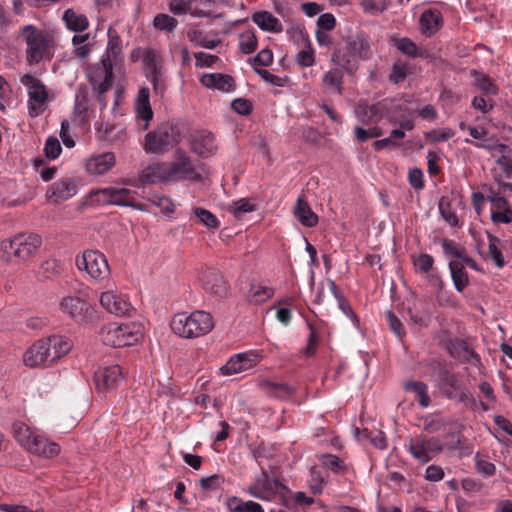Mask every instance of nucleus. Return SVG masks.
I'll return each instance as SVG.
<instances>
[{
	"mask_svg": "<svg viewBox=\"0 0 512 512\" xmlns=\"http://www.w3.org/2000/svg\"><path fill=\"white\" fill-rule=\"evenodd\" d=\"M19 38L25 43L26 61L29 65H36L41 61L50 60L55 45L52 32L28 24L20 28Z\"/></svg>",
	"mask_w": 512,
	"mask_h": 512,
	"instance_id": "f257e3e1",
	"label": "nucleus"
},
{
	"mask_svg": "<svg viewBox=\"0 0 512 512\" xmlns=\"http://www.w3.org/2000/svg\"><path fill=\"white\" fill-rule=\"evenodd\" d=\"M170 326L176 335L190 339L209 333L214 327V321L210 313L196 310L191 314L174 315Z\"/></svg>",
	"mask_w": 512,
	"mask_h": 512,
	"instance_id": "f03ea898",
	"label": "nucleus"
},
{
	"mask_svg": "<svg viewBox=\"0 0 512 512\" xmlns=\"http://www.w3.org/2000/svg\"><path fill=\"white\" fill-rule=\"evenodd\" d=\"M13 435L16 441L30 453L52 458L59 454L60 446L43 435L36 434L23 422L13 424Z\"/></svg>",
	"mask_w": 512,
	"mask_h": 512,
	"instance_id": "7ed1b4c3",
	"label": "nucleus"
},
{
	"mask_svg": "<svg viewBox=\"0 0 512 512\" xmlns=\"http://www.w3.org/2000/svg\"><path fill=\"white\" fill-rule=\"evenodd\" d=\"M100 336L102 342L107 346H131L143 337V328L136 322H112L102 327Z\"/></svg>",
	"mask_w": 512,
	"mask_h": 512,
	"instance_id": "20e7f679",
	"label": "nucleus"
},
{
	"mask_svg": "<svg viewBox=\"0 0 512 512\" xmlns=\"http://www.w3.org/2000/svg\"><path fill=\"white\" fill-rule=\"evenodd\" d=\"M370 46L369 37L364 33H357L346 39L345 51H338L334 58L348 73H353L358 67L359 60L368 56Z\"/></svg>",
	"mask_w": 512,
	"mask_h": 512,
	"instance_id": "39448f33",
	"label": "nucleus"
},
{
	"mask_svg": "<svg viewBox=\"0 0 512 512\" xmlns=\"http://www.w3.org/2000/svg\"><path fill=\"white\" fill-rule=\"evenodd\" d=\"M27 88V108L30 117L40 116L47 109L48 103L53 100L46 85L33 75L25 74L20 79Z\"/></svg>",
	"mask_w": 512,
	"mask_h": 512,
	"instance_id": "423d86ee",
	"label": "nucleus"
},
{
	"mask_svg": "<svg viewBox=\"0 0 512 512\" xmlns=\"http://www.w3.org/2000/svg\"><path fill=\"white\" fill-rule=\"evenodd\" d=\"M136 192L128 188L119 187H106L98 190H93L88 194L91 202L102 205L112 204L118 206L132 207L138 210L144 208L136 203Z\"/></svg>",
	"mask_w": 512,
	"mask_h": 512,
	"instance_id": "0eeeda50",
	"label": "nucleus"
},
{
	"mask_svg": "<svg viewBox=\"0 0 512 512\" xmlns=\"http://www.w3.org/2000/svg\"><path fill=\"white\" fill-rule=\"evenodd\" d=\"M438 388L447 399L476 404L475 399L471 396L469 389L461 378L447 369L439 372Z\"/></svg>",
	"mask_w": 512,
	"mask_h": 512,
	"instance_id": "6e6552de",
	"label": "nucleus"
},
{
	"mask_svg": "<svg viewBox=\"0 0 512 512\" xmlns=\"http://www.w3.org/2000/svg\"><path fill=\"white\" fill-rule=\"evenodd\" d=\"M285 491L286 487L278 479L270 476L263 467L261 473L246 488L250 496L263 501H270L275 495H283Z\"/></svg>",
	"mask_w": 512,
	"mask_h": 512,
	"instance_id": "1a4fd4ad",
	"label": "nucleus"
},
{
	"mask_svg": "<svg viewBox=\"0 0 512 512\" xmlns=\"http://www.w3.org/2000/svg\"><path fill=\"white\" fill-rule=\"evenodd\" d=\"M42 244V239L37 234H19L12 239L1 243V248L5 252L11 251L20 259H27L33 256Z\"/></svg>",
	"mask_w": 512,
	"mask_h": 512,
	"instance_id": "9d476101",
	"label": "nucleus"
},
{
	"mask_svg": "<svg viewBox=\"0 0 512 512\" xmlns=\"http://www.w3.org/2000/svg\"><path fill=\"white\" fill-rule=\"evenodd\" d=\"M77 266L80 270L84 269L95 280H103L110 275L108 261L99 251H85L82 257L77 259Z\"/></svg>",
	"mask_w": 512,
	"mask_h": 512,
	"instance_id": "9b49d317",
	"label": "nucleus"
},
{
	"mask_svg": "<svg viewBox=\"0 0 512 512\" xmlns=\"http://www.w3.org/2000/svg\"><path fill=\"white\" fill-rule=\"evenodd\" d=\"M168 171L171 182L184 179L197 180L200 178L196 163L181 150L176 151L172 162H168Z\"/></svg>",
	"mask_w": 512,
	"mask_h": 512,
	"instance_id": "f8f14e48",
	"label": "nucleus"
},
{
	"mask_svg": "<svg viewBox=\"0 0 512 512\" xmlns=\"http://www.w3.org/2000/svg\"><path fill=\"white\" fill-rule=\"evenodd\" d=\"M113 64L109 62V59H101L100 62L96 63L89 71L88 78L93 86L100 95L104 94L112 84L113 77ZM99 101L105 106L102 96H99Z\"/></svg>",
	"mask_w": 512,
	"mask_h": 512,
	"instance_id": "ddd939ff",
	"label": "nucleus"
},
{
	"mask_svg": "<svg viewBox=\"0 0 512 512\" xmlns=\"http://www.w3.org/2000/svg\"><path fill=\"white\" fill-rule=\"evenodd\" d=\"M408 450L416 460L427 463L442 450V444L436 438L417 436L410 439Z\"/></svg>",
	"mask_w": 512,
	"mask_h": 512,
	"instance_id": "4468645a",
	"label": "nucleus"
},
{
	"mask_svg": "<svg viewBox=\"0 0 512 512\" xmlns=\"http://www.w3.org/2000/svg\"><path fill=\"white\" fill-rule=\"evenodd\" d=\"M260 360L261 356L257 352L239 353L232 356L225 365L220 367L219 372L226 376L242 373L255 367Z\"/></svg>",
	"mask_w": 512,
	"mask_h": 512,
	"instance_id": "2eb2a0df",
	"label": "nucleus"
},
{
	"mask_svg": "<svg viewBox=\"0 0 512 512\" xmlns=\"http://www.w3.org/2000/svg\"><path fill=\"white\" fill-rule=\"evenodd\" d=\"M77 191L78 181L73 177L65 176L49 186L46 198L53 203H58L72 198Z\"/></svg>",
	"mask_w": 512,
	"mask_h": 512,
	"instance_id": "dca6fc26",
	"label": "nucleus"
},
{
	"mask_svg": "<svg viewBox=\"0 0 512 512\" xmlns=\"http://www.w3.org/2000/svg\"><path fill=\"white\" fill-rule=\"evenodd\" d=\"M122 379V370L118 365L100 368L94 374L95 387L100 393L115 389Z\"/></svg>",
	"mask_w": 512,
	"mask_h": 512,
	"instance_id": "f3484780",
	"label": "nucleus"
},
{
	"mask_svg": "<svg viewBox=\"0 0 512 512\" xmlns=\"http://www.w3.org/2000/svg\"><path fill=\"white\" fill-rule=\"evenodd\" d=\"M100 303L109 313L117 316L128 315L132 310V305L126 297L115 290L103 292L100 296Z\"/></svg>",
	"mask_w": 512,
	"mask_h": 512,
	"instance_id": "a211bd4d",
	"label": "nucleus"
},
{
	"mask_svg": "<svg viewBox=\"0 0 512 512\" xmlns=\"http://www.w3.org/2000/svg\"><path fill=\"white\" fill-rule=\"evenodd\" d=\"M487 200L491 203V220L493 223L509 224L512 222V210L504 197L490 190Z\"/></svg>",
	"mask_w": 512,
	"mask_h": 512,
	"instance_id": "6ab92c4d",
	"label": "nucleus"
},
{
	"mask_svg": "<svg viewBox=\"0 0 512 512\" xmlns=\"http://www.w3.org/2000/svg\"><path fill=\"white\" fill-rule=\"evenodd\" d=\"M116 163L113 152H103L90 156L85 163V170L93 176L104 175L109 172Z\"/></svg>",
	"mask_w": 512,
	"mask_h": 512,
	"instance_id": "aec40b11",
	"label": "nucleus"
},
{
	"mask_svg": "<svg viewBox=\"0 0 512 512\" xmlns=\"http://www.w3.org/2000/svg\"><path fill=\"white\" fill-rule=\"evenodd\" d=\"M150 92L147 87H142L135 101V111L138 126L142 130H146L153 118V110L149 101Z\"/></svg>",
	"mask_w": 512,
	"mask_h": 512,
	"instance_id": "412c9836",
	"label": "nucleus"
},
{
	"mask_svg": "<svg viewBox=\"0 0 512 512\" xmlns=\"http://www.w3.org/2000/svg\"><path fill=\"white\" fill-rule=\"evenodd\" d=\"M60 311L77 321H82L86 313L91 309L90 304L86 301L82 300L79 297L75 296H66L64 297L60 304Z\"/></svg>",
	"mask_w": 512,
	"mask_h": 512,
	"instance_id": "4be33fe9",
	"label": "nucleus"
},
{
	"mask_svg": "<svg viewBox=\"0 0 512 512\" xmlns=\"http://www.w3.org/2000/svg\"><path fill=\"white\" fill-rule=\"evenodd\" d=\"M200 82L208 89H216L224 93L232 92L235 89V81L228 74L206 73L201 76Z\"/></svg>",
	"mask_w": 512,
	"mask_h": 512,
	"instance_id": "5701e85b",
	"label": "nucleus"
},
{
	"mask_svg": "<svg viewBox=\"0 0 512 512\" xmlns=\"http://www.w3.org/2000/svg\"><path fill=\"white\" fill-rule=\"evenodd\" d=\"M139 180L142 183L150 184L171 182L169 178L168 162H157L147 166L141 171Z\"/></svg>",
	"mask_w": 512,
	"mask_h": 512,
	"instance_id": "b1692460",
	"label": "nucleus"
},
{
	"mask_svg": "<svg viewBox=\"0 0 512 512\" xmlns=\"http://www.w3.org/2000/svg\"><path fill=\"white\" fill-rule=\"evenodd\" d=\"M170 145V135L166 129H157L145 136L144 149L148 153H163Z\"/></svg>",
	"mask_w": 512,
	"mask_h": 512,
	"instance_id": "393cba45",
	"label": "nucleus"
},
{
	"mask_svg": "<svg viewBox=\"0 0 512 512\" xmlns=\"http://www.w3.org/2000/svg\"><path fill=\"white\" fill-rule=\"evenodd\" d=\"M43 342L49 347L46 353L48 364L57 361L71 349V343L62 336L54 335L43 339Z\"/></svg>",
	"mask_w": 512,
	"mask_h": 512,
	"instance_id": "a878e982",
	"label": "nucleus"
},
{
	"mask_svg": "<svg viewBox=\"0 0 512 512\" xmlns=\"http://www.w3.org/2000/svg\"><path fill=\"white\" fill-rule=\"evenodd\" d=\"M44 344L43 339H40L25 352L23 361L26 366L33 368L48 364L46 353L49 347Z\"/></svg>",
	"mask_w": 512,
	"mask_h": 512,
	"instance_id": "bb28decb",
	"label": "nucleus"
},
{
	"mask_svg": "<svg viewBox=\"0 0 512 512\" xmlns=\"http://www.w3.org/2000/svg\"><path fill=\"white\" fill-rule=\"evenodd\" d=\"M419 24L422 34L432 36L441 28L443 18L438 10L428 9L421 14Z\"/></svg>",
	"mask_w": 512,
	"mask_h": 512,
	"instance_id": "cd10ccee",
	"label": "nucleus"
},
{
	"mask_svg": "<svg viewBox=\"0 0 512 512\" xmlns=\"http://www.w3.org/2000/svg\"><path fill=\"white\" fill-rule=\"evenodd\" d=\"M384 111L385 107L381 103L368 105L366 102H360L355 109V114L362 123L368 124L378 122Z\"/></svg>",
	"mask_w": 512,
	"mask_h": 512,
	"instance_id": "c85d7f7f",
	"label": "nucleus"
},
{
	"mask_svg": "<svg viewBox=\"0 0 512 512\" xmlns=\"http://www.w3.org/2000/svg\"><path fill=\"white\" fill-rule=\"evenodd\" d=\"M203 287L206 291L219 297L227 294V286L221 274L210 270L204 273L202 277Z\"/></svg>",
	"mask_w": 512,
	"mask_h": 512,
	"instance_id": "c756f323",
	"label": "nucleus"
},
{
	"mask_svg": "<svg viewBox=\"0 0 512 512\" xmlns=\"http://www.w3.org/2000/svg\"><path fill=\"white\" fill-rule=\"evenodd\" d=\"M252 21L263 31L280 33L283 30L280 20L268 11L255 12Z\"/></svg>",
	"mask_w": 512,
	"mask_h": 512,
	"instance_id": "7c9ffc66",
	"label": "nucleus"
},
{
	"mask_svg": "<svg viewBox=\"0 0 512 512\" xmlns=\"http://www.w3.org/2000/svg\"><path fill=\"white\" fill-rule=\"evenodd\" d=\"M294 216L305 227H314L318 223V216L312 211L309 204L298 198L294 207Z\"/></svg>",
	"mask_w": 512,
	"mask_h": 512,
	"instance_id": "2f4dec72",
	"label": "nucleus"
},
{
	"mask_svg": "<svg viewBox=\"0 0 512 512\" xmlns=\"http://www.w3.org/2000/svg\"><path fill=\"white\" fill-rule=\"evenodd\" d=\"M258 385L266 394L278 398L289 397L295 392V388L288 384L272 382L270 380H261Z\"/></svg>",
	"mask_w": 512,
	"mask_h": 512,
	"instance_id": "473e14b6",
	"label": "nucleus"
},
{
	"mask_svg": "<svg viewBox=\"0 0 512 512\" xmlns=\"http://www.w3.org/2000/svg\"><path fill=\"white\" fill-rule=\"evenodd\" d=\"M449 269L455 289L460 293L463 292V290L469 285V277L463 267V263L459 260L450 261Z\"/></svg>",
	"mask_w": 512,
	"mask_h": 512,
	"instance_id": "72a5a7b5",
	"label": "nucleus"
},
{
	"mask_svg": "<svg viewBox=\"0 0 512 512\" xmlns=\"http://www.w3.org/2000/svg\"><path fill=\"white\" fill-rule=\"evenodd\" d=\"M108 44L106 49V54L102 57V59H109L111 64L117 63L121 60L122 54V42L120 37L116 34V32L112 29L108 31Z\"/></svg>",
	"mask_w": 512,
	"mask_h": 512,
	"instance_id": "f704fd0d",
	"label": "nucleus"
},
{
	"mask_svg": "<svg viewBox=\"0 0 512 512\" xmlns=\"http://www.w3.org/2000/svg\"><path fill=\"white\" fill-rule=\"evenodd\" d=\"M63 20L69 30L82 32L89 26L87 17L76 13L73 9H67L63 14Z\"/></svg>",
	"mask_w": 512,
	"mask_h": 512,
	"instance_id": "c9c22d12",
	"label": "nucleus"
},
{
	"mask_svg": "<svg viewBox=\"0 0 512 512\" xmlns=\"http://www.w3.org/2000/svg\"><path fill=\"white\" fill-rule=\"evenodd\" d=\"M273 295V288L259 284H251L247 297L251 304L259 305L268 301Z\"/></svg>",
	"mask_w": 512,
	"mask_h": 512,
	"instance_id": "e433bc0d",
	"label": "nucleus"
},
{
	"mask_svg": "<svg viewBox=\"0 0 512 512\" xmlns=\"http://www.w3.org/2000/svg\"><path fill=\"white\" fill-rule=\"evenodd\" d=\"M215 149L214 138L210 133H204L194 139L192 150L200 156H208Z\"/></svg>",
	"mask_w": 512,
	"mask_h": 512,
	"instance_id": "4c0bfd02",
	"label": "nucleus"
},
{
	"mask_svg": "<svg viewBox=\"0 0 512 512\" xmlns=\"http://www.w3.org/2000/svg\"><path fill=\"white\" fill-rule=\"evenodd\" d=\"M407 391L414 392L419 398V405L422 408H427L430 405L431 399L428 395V386L421 381H407L404 385Z\"/></svg>",
	"mask_w": 512,
	"mask_h": 512,
	"instance_id": "58836bf2",
	"label": "nucleus"
},
{
	"mask_svg": "<svg viewBox=\"0 0 512 512\" xmlns=\"http://www.w3.org/2000/svg\"><path fill=\"white\" fill-rule=\"evenodd\" d=\"M88 93L85 90H79L75 96L74 115L79 123H84L87 118Z\"/></svg>",
	"mask_w": 512,
	"mask_h": 512,
	"instance_id": "ea45409f",
	"label": "nucleus"
},
{
	"mask_svg": "<svg viewBox=\"0 0 512 512\" xmlns=\"http://www.w3.org/2000/svg\"><path fill=\"white\" fill-rule=\"evenodd\" d=\"M322 85L329 92L341 94L343 90L342 75L337 71H328L323 75Z\"/></svg>",
	"mask_w": 512,
	"mask_h": 512,
	"instance_id": "a19ab883",
	"label": "nucleus"
},
{
	"mask_svg": "<svg viewBox=\"0 0 512 512\" xmlns=\"http://www.w3.org/2000/svg\"><path fill=\"white\" fill-rule=\"evenodd\" d=\"M438 209L442 216V218L451 226L457 227L459 225V220L455 212L452 210L450 200L443 196L440 198L438 203Z\"/></svg>",
	"mask_w": 512,
	"mask_h": 512,
	"instance_id": "79ce46f5",
	"label": "nucleus"
},
{
	"mask_svg": "<svg viewBox=\"0 0 512 512\" xmlns=\"http://www.w3.org/2000/svg\"><path fill=\"white\" fill-rule=\"evenodd\" d=\"M239 47L244 54H251L256 50L257 37L253 30H246L240 34Z\"/></svg>",
	"mask_w": 512,
	"mask_h": 512,
	"instance_id": "37998d69",
	"label": "nucleus"
},
{
	"mask_svg": "<svg viewBox=\"0 0 512 512\" xmlns=\"http://www.w3.org/2000/svg\"><path fill=\"white\" fill-rule=\"evenodd\" d=\"M327 286H328V289L330 290L331 294L334 296V298L336 299L337 303H338V307L339 309L347 316V317H352L353 316V311H352V308L350 307V305L348 304V302L346 301L345 297L338 291V288H337V285L336 283L331 280V279H328L327 280Z\"/></svg>",
	"mask_w": 512,
	"mask_h": 512,
	"instance_id": "c03bdc74",
	"label": "nucleus"
},
{
	"mask_svg": "<svg viewBox=\"0 0 512 512\" xmlns=\"http://www.w3.org/2000/svg\"><path fill=\"white\" fill-rule=\"evenodd\" d=\"M193 213L198 221L207 228L216 229L219 227V221L217 220L216 216L209 210L196 207L193 209Z\"/></svg>",
	"mask_w": 512,
	"mask_h": 512,
	"instance_id": "a18cd8bd",
	"label": "nucleus"
},
{
	"mask_svg": "<svg viewBox=\"0 0 512 512\" xmlns=\"http://www.w3.org/2000/svg\"><path fill=\"white\" fill-rule=\"evenodd\" d=\"M475 75V84L476 86L487 95H497L498 87L496 84L486 75L473 72Z\"/></svg>",
	"mask_w": 512,
	"mask_h": 512,
	"instance_id": "49530a36",
	"label": "nucleus"
},
{
	"mask_svg": "<svg viewBox=\"0 0 512 512\" xmlns=\"http://www.w3.org/2000/svg\"><path fill=\"white\" fill-rule=\"evenodd\" d=\"M442 248H443L445 257L449 259V262L453 261V260L461 261V258L464 257V253H465L464 249H462L453 240H448V239L443 240Z\"/></svg>",
	"mask_w": 512,
	"mask_h": 512,
	"instance_id": "de8ad7c7",
	"label": "nucleus"
},
{
	"mask_svg": "<svg viewBox=\"0 0 512 512\" xmlns=\"http://www.w3.org/2000/svg\"><path fill=\"white\" fill-rule=\"evenodd\" d=\"M143 63L147 73L157 72L162 69L160 56L152 49H146L143 52Z\"/></svg>",
	"mask_w": 512,
	"mask_h": 512,
	"instance_id": "09e8293b",
	"label": "nucleus"
},
{
	"mask_svg": "<svg viewBox=\"0 0 512 512\" xmlns=\"http://www.w3.org/2000/svg\"><path fill=\"white\" fill-rule=\"evenodd\" d=\"M153 24L159 30L171 32L176 28L178 21L168 14L161 13L155 16Z\"/></svg>",
	"mask_w": 512,
	"mask_h": 512,
	"instance_id": "8fccbe9b",
	"label": "nucleus"
},
{
	"mask_svg": "<svg viewBox=\"0 0 512 512\" xmlns=\"http://www.w3.org/2000/svg\"><path fill=\"white\" fill-rule=\"evenodd\" d=\"M230 509L232 512H264L262 506L257 502H243L236 499L230 503Z\"/></svg>",
	"mask_w": 512,
	"mask_h": 512,
	"instance_id": "3c124183",
	"label": "nucleus"
},
{
	"mask_svg": "<svg viewBox=\"0 0 512 512\" xmlns=\"http://www.w3.org/2000/svg\"><path fill=\"white\" fill-rule=\"evenodd\" d=\"M395 47L409 57H417L421 55L417 45L406 37L396 40Z\"/></svg>",
	"mask_w": 512,
	"mask_h": 512,
	"instance_id": "603ef678",
	"label": "nucleus"
},
{
	"mask_svg": "<svg viewBox=\"0 0 512 512\" xmlns=\"http://www.w3.org/2000/svg\"><path fill=\"white\" fill-rule=\"evenodd\" d=\"M498 243L499 240L496 237L489 235V256L498 268H502L505 265V261L500 249L498 248Z\"/></svg>",
	"mask_w": 512,
	"mask_h": 512,
	"instance_id": "864d4df0",
	"label": "nucleus"
},
{
	"mask_svg": "<svg viewBox=\"0 0 512 512\" xmlns=\"http://www.w3.org/2000/svg\"><path fill=\"white\" fill-rule=\"evenodd\" d=\"M253 210L254 205L245 198L233 202L228 208V211L236 218H241L245 213L252 212Z\"/></svg>",
	"mask_w": 512,
	"mask_h": 512,
	"instance_id": "5fc2aeb1",
	"label": "nucleus"
},
{
	"mask_svg": "<svg viewBox=\"0 0 512 512\" xmlns=\"http://www.w3.org/2000/svg\"><path fill=\"white\" fill-rule=\"evenodd\" d=\"M296 62L302 67H311L315 63L314 49L308 45L296 54Z\"/></svg>",
	"mask_w": 512,
	"mask_h": 512,
	"instance_id": "6e6d98bb",
	"label": "nucleus"
},
{
	"mask_svg": "<svg viewBox=\"0 0 512 512\" xmlns=\"http://www.w3.org/2000/svg\"><path fill=\"white\" fill-rule=\"evenodd\" d=\"M361 6L366 13L370 14L381 13L388 8L385 0H361Z\"/></svg>",
	"mask_w": 512,
	"mask_h": 512,
	"instance_id": "4d7b16f0",
	"label": "nucleus"
},
{
	"mask_svg": "<svg viewBox=\"0 0 512 512\" xmlns=\"http://www.w3.org/2000/svg\"><path fill=\"white\" fill-rule=\"evenodd\" d=\"M321 462L324 467L330 469L334 473H339L344 470L343 461L335 455L325 454L322 456Z\"/></svg>",
	"mask_w": 512,
	"mask_h": 512,
	"instance_id": "13d9d810",
	"label": "nucleus"
},
{
	"mask_svg": "<svg viewBox=\"0 0 512 512\" xmlns=\"http://www.w3.org/2000/svg\"><path fill=\"white\" fill-rule=\"evenodd\" d=\"M469 134L470 136L476 140L472 141L469 138L464 139L465 143H470L475 146V143H484L488 141V131L484 127H474L469 128Z\"/></svg>",
	"mask_w": 512,
	"mask_h": 512,
	"instance_id": "bf43d9fd",
	"label": "nucleus"
},
{
	"mask_svg": "<svg viewBox=\"0 0 512 512\" xmlns=\"http://www.w3.org/2000/svg\"><path fill=\"white\" fill-rule=\"evenodd\" d=\"M44 151L48 158L56 159L62 151L59 140L55 137H49L46 140Z\"/></svg>",
	"mask_w": 512,
	"mask_h": 512,
	"instance_id": "052dcab7",
	"label": "nucleus"
},
{
	"mask_svg": "<svg viewBox=\"0 0 512 512\" xmlns=\"http://www.w3.org/2000/svg\"><path fill=\"white\" fill-rule=\"evenodd\" d=\"M454 136L451 128L434 129L427 133V138L433 142L447 141Z\"/></svg>",
	"mask_w": 512,
	"mask_h": 512,
	"instance_id": "680f3d73",
	"label": "nucleus"
},
{
	"mask_svg": "<svg viewBox=\"0 0 512 512\" xmlns=\"http://www.w3.org/2000/svg\"><path fill=\"white\" fill-rule=\"evenodd\" d=\"M407 71H408V68L404 63L396 62L393 65V68H392V71H391V74L389 77L390 81H392L393 83H396V84L404 81V79L407 76Z\"/></svg>",
	"mask_w": 512,
	"mask_h": 512,
	"instance_id": "e2e57ef3",
	"label": "nucleus"
},
{
	"mask_svg": "<svg viewBox=\"0 0 512 512\" xmlns=\"http://www.w3.org/2000/svg\"><path fill=\"white\" fill-rule=\"evenodd\" d=\"M151 203L163 213L169 214L174 212V204L167 197L155 195L151 198Z\"/></svg>",
	"mask_w": 512,
	"mask_h": 512,
	"instance_id": "0e129e2a",
	"label": "nucleus"
},
{
	"mask_svg": "<svg viewBox=\"0 0 512 512\" xmlns=\"http://www.w3.org/2000/svg\"><path fill=\"white\" fill-rule=\"evenodd\" d=\"M382 135V130L378 127L363 129L361 127L355 128V136L358 141L364 142L369 138H375Z\"/></svg>",
	"mask_w": 512,
	"mask_h": 512,
	"instance_id": "69168bd1",
	"label": "nucleus"
},
{
	"mask_svg": "<svg viewBox=\"0 0 512 512\" xmlns=\"http://www.w3.org/2000/svg\"><path fill=\"white\" fill-rule=\"evenodd\" d=\"M194 1L195 0H171L169 9L175 15H183L189 10Z\"/></svg>",
	"mask_w": 512,
	"mask_h": 512,
	"instance_id": "338daca9",
	"label": "nucleus"
},
{
	"mask_svg": "<svg viewBox=\"0 0 512 512\" xmlns=\"http://www.w3.org/2000/svg\"><path fill=\"white\" fill-rule=\"evenodd\" d=\"M196 66L198 67H212L219 58L216 55L207 54L204 52H197L194 54Z\"/></svg>",
	"mask_w": 512,
	"mask_h": 512,
	"instance_id": "774afa93",
	"label": "nucleus"
}]
</instances>
